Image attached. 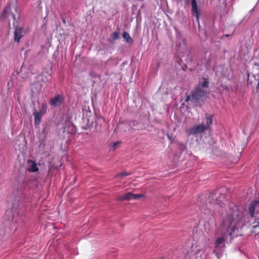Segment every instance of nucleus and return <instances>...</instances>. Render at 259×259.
<instances>
[{"instance_id":"nucleus-7","label":"nucleus","mask_w":259,"mask_h":259,"mask_svg":"<svg viewBox=\"0 0 259 259\" xmlns=\"http://www.w3.org/2000/svg\"><path fill=\"white\" fill-rule=\"evenodd\" d=\"M26 169L29 172H37L38 170V167L35 161L32 160H28L26 164Z\"/></svg>"},{"instance_id":"nucleus-15","label":"nucleus","mask_w":259,"mask_h":259,"mask_svg":"<svg viewBox=\"0 0 259 259\" xmlns=\"http://www.w3.org/2000/svg\"><path fill=\"white\" fill-rule=\"evenodd\" d=\"M133 199H134V200H136V199H140L142 197H144V195L143 194H133Z\"/></svg>"},{"instance_id":"nucleus-1","label":"nucleus","mask_w":259,"mask_h":259,"mask_svg":"<svg viewBox=\"0 0 259 259\" xmlns=\"http://www.w3.org/2000/svg\"><path fill=\"white\" fill-rule=\"evenodd\" d=\"M243 215L237 209L232 210L223 219L220 227V232L227 240V235L230 237L229 240L240 234V229L244 225Z\"/></svg>"},{"instance_id":"nucleus-21","label":"nucleus","mask_w":259,"mask_h":259,"mask_svg":"<svg viewBox=\"0 0 259 259\" xmlns=\"http://www.w3.org/2000/svg\"><path fill=\"white\" fill-rule=\"evenodd\" d=\"M190 99H191L190 96L189 95H187L185 101V102H188L190 100Z\"/></svg>"},{"instance_id":"nucleus-17","label":"nucleus","mask_w":259,"mask_h":259,"mask_svg":"<svg viewBox=\"0 0 259 259\" xmlns=\"http://www.w3.org/2000/svg\"><path fill=\"white\" fill-rule=\"evenodd\" d=\"M120 142H116L114 143H113L112 145V149L113 150H114L116 148H117L120 145Z\"/></svg>"},{"instance_id":"nucleus-10","label":"nucleus","mask_w":259,"mask_h":259,"mask_svg":"<svg viewBox=\"0 0 259 259\" xmlns=\"http://www.w3.org/2000/svg\"><path fill=\"white\" fill-rule=\"evenodd\" d=\"M212 115L206 114L205 115V118L203 119L202 122H203L205 126H206V128L208 129L212 123Z\"/></svg>"},{"instance_id":"nucleus-6","label":"nucleus","mask_w":259,"mask_h":259,"mask_svg":"<svg viewBox=\"0 0 259 259\" xmlns=\"http://www.w3.org/2000/svg\"><path fill=\"white\" fill-rule=\"evenodd\" d=\"M64 101V98L60 95H56L50 100V104L54 107L61 105Z\"/></svg>"},{"instance_id":"nucleus-11","label":"nucleus","mask_w":259,"mask_h":259,"mask_svg":"<svg viewBox=\"0 0 259 259\" xmlns=\"http://www.w3.org/2000/svg\"><path fill=\"white\" fill-rule=\"evenodd\" d=\"M44 112L42 111L38 112L37 111H35L33 113V115L34 116V122L35 124L38 125L41 122V119Z\"/></svg>"},{"instance_id":"nucleus-14","label":"nucleus","mask_w":259,"mask_h":259,"mask_svg":"<svg viewBox=\"0 0 259 259\" xmlns=\"http://www.w3.org/2000/svg\"><path fill=\"white\" fill-rule=\"evenodd\" d=\"M123 37L124 39H125L126 41L127 42H131L132 41V39L129 35V34L126 32H124L122 34Z\"/></svg>"},{"instance_id":"nucleus-8","label":"nucleus","mask_w":259,"mask_h":259,"mask_svg":"<svg viewBox=\"0 0 259 259\" xmlns=\"http://www.w3.org/2000/svg\"><path fill=\"white\" fill-rule=\"evenodd\" d=\"M192 14L196 16L197 21L199 22V9L198 7L196 0H191Z\"/></svg>"},{"instance_id":"nucleus-9","label":"nucleus","mask_w":259,"mask_h":259,"mask_svg":"<svg viewBox=\"0 0 259 259\" xmlns=\"http://www.w3.org/2000/svg\"><path fill=\"white\" fill-rule=\"evenodd\" d=\"M225 240L224 236L218 238L215 242V248L217 249L223 248L225 246Z\"/></svg>"},{"instance_id":"nucleus-4","label":"nucleus","mask_w":259,"mask_h":259,"mask_svg":"<svg viewBox=\"0 0 259 259\" xmlns=\"http://www.w3.org/2000/svg\"><path fill=\"white\" fill-rule=\"evenodd\" d=\"M206 94V91L198 87L192 94V100L194 102L201 99Z\"/></svg>"},{"instance_id":"nucleus-3","label":"nucleus","mask_w":259,"mask_h":259,"mask_svg":"<svg viewBox=\"0 0 259 259\" xmlns=\"http://www.w3.org/2000/svg\"><path fill=\"white\" fill-rule=\"evenodd\" d=\"M207 130L206 126H205L203 122L196 124L188 130L187 133L189 135H197L202 133L204 131Z\"/></svg>"},{"instance_id":"nucleus-12","label":"nucleus","mask_w":259,"mask_h":259,"mask_svg":"<svg viewBox=\"0 0 259 259\" xmlns=\"http://www.w3.org/2000/svg\"><path fill=\"white\" fill-rule=\"evenodd\" d=\"M133 193L131 192H128L123 194L122 196H119L117 200L118 201H123V200H130L133 199Z\"/></svg>"},{"instance_id":"nucleus-18","label":"nucleus","mask_w":259,"mask_h":259,"mask_svg":"<svg viewBox=\"0 0 259 259\" xmlns=\"http://www.w3.org/2000/svg\"><path fill=\"white\" fill-rule=\"evenodd\" d=\"M46 109H47L46 104H42V110L41 111H42V112H44V113H45V112L46 111Z\"/></svg>"},{"instance_id":"nucleus-2","label":"nucleus","mask_w":259,"mask_h":259,"mask_svg":"<svg viewBox=\"0 0 259 259\" xmlns=\"http://www.w3.org/2000/svg\"><path fill=\"white\" fill-rule=\"evenodd\" d=\"M19 17L20 15L18 8L15 7L11 8L10 6L6 8L2 14V19H7L9 23L11 21H13L15 27L14 39L18 42L23 36V33L22 28L16 26L17 20L19 18Z\"/></svg>"},{"instance_id":"nucleus-20","label":"nucleus","mask_w":259,"mask_h":259,"mask_svg":"<svg viewBox=\"0 0 259 259\" xmlns=\"http://www.w3.org/2000/svg\"><path fill=\"white\" fill-rule=\"evenodd\" d=\"M256 223L257 224L255 225L253 227L255 228H259V218L256 219Z\"/></svg>"},{"instance_id":"nucleus-19","label":"nucleus","mask_w":259,"mask_h":259,"mask_svg":"<svg viewBox=\"0 0 259 259\" xmlns=\"http://www.w3.org/2000/svg\"><path fill=\"white\" fill-rule=\"evenodd\" d=\"M129 175H130L129 173L123 172H122V173L119 174L117 176L123 177V176H128Z\"/></svg>"},{"instance_id":"nucleus-5","label":"nucleus","mask_w":259,"mask_h":259,"mask_svg":"<svg viewBox=\"0 0 259 259\" xmlns=\"http://www.w3.org/2000/svg\"><path fill=\"white\" fill-rule=\"evenodd\" d=\"M249 213L252 217L256 218L259 213V200L252 202L249 207Z\"/></svg>"},{"instance_id":"nucleus-13","label":"nucleus","mask_w":259,"mask_h":259,"mask_svg":"<svg viewBox=\"0 0 259 259\" xmlns=\"http://www.w3.org/2000/svg\"><path fill=\"white\" fill-rule=\"evenodd\" d=\"M208 80L207 78H203L201 81H200L198 87H199L200 88H203L202 89H205L208 87Z\"/></svg>"},{"instance_id":"nucleus-16","label":"nucleus","mask_w":259,"mask_h":259,"mask_svg":"<svg viewBox=\"0 0 259 259\" xmlns=\"http://www.w3.org/2000/svg\"><path fill=\"white\" fill-rule=\"evenodd\" d=\"M111 37L112 40L114 41L119 38L118 34L116 32H113L111 35Z\"/></svg>"}]
</instances>
